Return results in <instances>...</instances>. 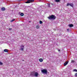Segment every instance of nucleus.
<instances>
[{
  "label": "nucleus",
  "instance_id": "12",
  "mask_svg": "<svg viewBox=\"0 0 77 77\" xmlns=\"http://www.w3.org/2000/svg\"><path fill=\"white\" fill-rule=\"evenodd\" d=\"M20 16H21L22 17H23V16H24V13H21L20 14Z\"/></svg>",
  "mask_w": 77,
  "mask_h": 77
},
{
  "label": "nucleus",
  "instance_id": "11",
  "mask_svg": "<svg viewBox=\"0 0 77 77\" xmlns=\"http://www.w3.org/2000/svg\"><path fill=\"white\" fill-rule=\"evenodd\" d=\"M60 0H55V2H57V3L60 2Z\"/></svg>",
  "mask_w": 77,
  "mask_h": 77
},
{
  "label": "nucleus",
  "instance_id": "7",
  "mask_svg": "<svg viewBox=\"0 0 77 77\" xmlns=\"http://www.w3.org/2000/svg\"><path fill=\"white\" fill-rule=\"evenodd\" d=\"M68 26H69V27H72L74 26V25H73L72 24H70L68 25Z\"/></svg>",
  "mask_w": 77,
  "mask_h": 77
},
{
  "label": "nucleus",
  "instance_id": "10",
  "mask_svg": "<svg viewBox=\"0 0 77 77\" xmlns=\"http://www.w3.org/2000/svg\"><path fill=\"white\" fill-rule=\"evenodd\" d=\"M39 61L40 62H43V59L42 58H40L39 59Z\"/></svg>",
  "mask_w": 77,
  "mask_h": 77
},
{
  "label": "nucleus",
  "instance_id": "2",
  "mask_svg": "<svg viewBox=\"0 0 77 77\" xmlns=\"http://www.w3.org/2000/svg\"><path fill=\"white\" fill-rule=\"evenodd\" d=\"M49 20H54L56 18V17L55 16V15H50L49 17H48Z\"/></svg>",
  "mask_w": 77,
  "mask_h": 77
},
{
  "label": "nucleus",
  "instance_id": "15",
  "mask_svg": "<svg viewBox=\"0 0 77 77\" xmlns=\"http://www.w3.org/2000/svg\"><path fill=\"white\" fill-rule=\"evenodd\" d=\"M3 65V63L2 62L0 61V65Z\"/></svg>",
  "mask_w": 77,
  "mask_h": 77
},
{
  "label": "nucleus",
  "instance_id": "14",
  "mask_svg": "<svg viewBox=\"0 0 77 77\" xmlns=\"http://www.w3.org/2000/svg\"><path fill=\"white\" fill-rule=\"evenodd\" d=\"M73 71H75V72H77V70L76 69H73Z\"/></svg>",
  "mask_w": 77,
  "mask_h": 77
},
{
  "label": "nucleus",
  "instance_id": "18",
  "mask_svg": "<svg viewBox=\"0 0 77 77\" xmlns=\"http://www.w3.org/2000/svg\"><path fill=\"white\" fill-rule=\"evenodd\" d=\"M39 23L40 24H42V22L41 21V20L40 21Z\"/></svg>",
  "mask_w": 77,
  "mask_h": 77
},
{
  "label": "nucleus",
  "instance_id": "1",
  "mask_svg": "<svg viewBox=\"0 0 77 77\" xmlns=\"http://www.w3.org/2000/svg\"><path fill=\"white\" fill-rule=\"evenodd\" d=\"M30 75L32 77H37L39 75L38 72L35 71H33L30 73Z\"/></svg>",
  "mask_w": 77,
  "mask_h": 77
},
{
  "label": "nucleus",
  "instance_id": "19",
  "mask_svg": "<svg viewBox=\"0 0 77 77\" xmlns=\"http://www.w3.org/2000/svg\"><path fill=\"white\" fill-rule=\"evenodd\" d=\"M15 19H13L11 21V22H13V21H14Z\"/></svg>",
  "mask_w": 77,
  "mask_h": 77
},
{
  "label": "nucleus",
  "instance_id": "9",
  "mask_svg": "<svg viewBox=\"0 0 77 77\" xmlns=\"http://www.w3.org/2000/svg\"><path fill=\"white\" fill-rule=\"evenodd\" d=\"M1 10H2V11H5V10H6V8H5L4 7H3L2 8Z\"/></svg>",
  "mask_w": 77,
  "mask_h": 77
},
{
  "label": "nucleus",
  "instance_id": "20",
  "mask_svg": "<svg viewBox=\"0 0 77 77\" xmlns=\"http://www.w3.org/2000/svg\"><path fill=\"white\" fill-rule=\"evenodd\" d=\"M36 27L37 29H39V27L38 26H37Z\"/></svg>",
  "mask_w": 77,
  "mask_h": 77
},
{
  "label": "nucleus",
  "instance_id": "21",
  "mask_svg": "<svg viewBox=\"0 0 77 77\" xmlns=\"http://www.w3.org/2000/svg\"><path fill=\"white\" fill-rule=\"evenodd\" d=\"M8 30H12V29L11 28H9Z\"/></svg>",
  "mask_w": 77,
  "mask_h": 77
},
{
  "label": "nucleus",
  "instance_id": "26",
  "mask_svg": "<svg viewBox=\"0 0 77 77\" xmlns=\"http://www.w3.org/2000/svg\"><path fill=\"white\" fill-rule=\"evenodd\" d=\"M60 50H58V51H60Z\"/></svg>",
  "mask_w": 77,
  "mask_h": 77
},
{
  "label": "nucleus",
  "instance_id": "29",
  "mask_svg": "<svg viewBox=\"0 0 77 77\" xmlns=\"http://www.w3.org/2000/svg\"><path fill=\"white\" fill-rule=\"evenodd\" d=\"M23 61H24V60H22Z\"/></svg>",
  "mask_w": 77,
  "mask_h": 77
},
{
  "label": "nucleus",
  "instance_id": "6",
  "mask_svg": "<svg viewBox=\"0 0 77 77\" xmlns=\"http://www.w3.org/2000/svg\"><path fill=\"white\" fill-rule=\"evenodd\" d=\"M4 52H5L6 53H8V51H8V50L7 49H5L4 50Z\"/></svg>",
  "mask_w": 77,
  "mask_h": 77
},
{
  "label": "nucleus",
  "instance_id": "22",
  "mask_svg": "<svg viewBox=\"0 0 77 77\" xmlns=\"http://www.w3.org/2000/svg\"><path fill=\"white\" fill-rule=\"evenodd\" d=\"M75 75L76 77H77V73L75 74Z\"/></svg>",
  "mask_w": 77,
  "mask_h": 77
},
{
  "label": "nucleus",
  "instance_id": "13",
  "mask_svg": "<svg viewBox=\"0 0 77 77\" xmlns=\"http://www.w3.org/2000/svg\"><path fill=\"white\" fill-rule=\"evenodd\" d=\"M20 47L21 48H24V46L23 45H21V46H20Z\"/></svg>",
  "mask_w": 77,
  "mask_h": 77
},
{
  "label": "nucleus",
  "instance_id": "4",
  "mask_svg": "<svg viewBox=\"0 0 77 77\" xmlns=\"http://www.w3.org/2000/svg\"><path fill=\"white\" fill-rule=\"evenodd\" d=\"M42 72L43 74H47V70L46 69H43L42 70Z\"/></svg>",
  "mask_w": 77,
  "mask_h": 77
},
{
  "label": "nucleus",
  "instance_id": "25",
  "mask_svg": "<svg viewBox=\"0 0 77 77\" xmlns=\"http://www.w3.org/2000/svg\"><path fill=\"white\" fill-rule=\"evenodd\" d=\"M69 30V29H67V32H69V30Z\"/></svg>",
  "mask_w": 77,
  "mask_h": 77
},
{
  "label": "nucleus",
  "instance_id": "27",
  "mask_svg": "<svg viewBox=\"0 0 77 77\" xmlns=\"http://www.w3.org/2000/svg\"><path fill=\"white\" fill-rule=\"evenodd\" d=\"M29 22V23H31V21H30Z\"/></svg>",
  "mask_w": 77,
  "mask_h": 77
},
{
  "label": "nucleus",
  "instance_id": "17",
  "mask_svg": "<svg viewBox=\"0 0 77 77\" xmlns=\"http://www.w3.org/2000/svg\"><path fill=\"white\" fill-rule=\"evenodd\" d=\"M74 62H75V61L73 60H72L71 61V63H74Z\"/></svg>",
  "mask_w": 77,
  "mask_h": 77
},
{
  "label": "nucleus",
  "instance_id": "16",
  "mask_svg": "<svg viewBox=\"0 0 77 77\" xmlns=\"http://www.w3.org/2000/svg\"><path fill=\"white\" fill-rule=\"evenodd\" d=\"M21 50V51H23V50H24V48H21L20 49Z\"/></svg>",
  "mask_w": 77,
  "mask_h": 77
},
{
  "label": "nucleus",
  "instance_id": "23",
  "mask_svg": "<svg viewBox=\"0 0 77 77\" xmlns=\"http://www.w3.org/2000/svg\"><path fill=\"white\" fill-rule=\"evenodd\" d=\"M51 4L53 6V5H54V4H53L52 3H51Z\"/></svg>",
  "mask_w": 77,
  "mask_h": 77
},
{
  "label": "nucleus",
  "instance_id": "28",
  "mask_svg": "<svg viewBox=\"0 0 77 77\" xmlns=\"http://www.w3.org/2000/svg\"><path fill=\"white\" fill-rule=\"evenodd\" d=\"M54 30H56V29H54Z\"/></svg>",
  "mask_w": 77,
  "mask_h": 77
},
{
  "label": "nucleus",
  "instance_id": "8",
  "mask_svg": "<svg viewBox=\"0 0 77 77\" xmlns=\"http://www.w3.org/2000/svg\"><path fill=\"white\" fill-rule=\"evenodd\" d=\"M68 63V61L64 63V66H66Z\"/></svg>",
  "mask_w": 77,
  "mask_h": 77
},
{
  "label": "nucleus",
  "instance_id": "24",
  "mask_svg": "<svg viewBox=\"0 0 77 77\" xmlns=\"http://www.w3.org/2000/svg\"><path fill=\"white\" fill-rule=\"evenodd\" d=\"M50 4H48V5L49 7H50Z\"/></svg>",
  "mask_w": 77,
  "mask_h": 77
},
{
  "label": "nucleus",
  "instance_id": "5",
  "mask_svg": "<svg viewBox=\"0 0 77 77\" xmlns=\"http://www.w3.org/2000/svg\"><path fill=\"white\" fill-rule=\"evenodd\" d=\"M34 2V0H28L27 2H26V3H30Z\"/></svg>",
  "mask_w": 77,
  "mask_h": 77
},
{
  "label": "nucleus",
  "instance_id": "3",
  "mask_svg": "<svg viewBox=\"0 0 77 77\" xmlns=\"http://www.w3.org/2000/svg\"><path fill=\"white\" fill-rule=\"evenodd\" d=\"M67 6H71L72 8H73L74 7V4L72 3H68L67 4Z\"/></svg>",
  "mask_w": 77,
  "mask_h": 77
}]
</instances>
